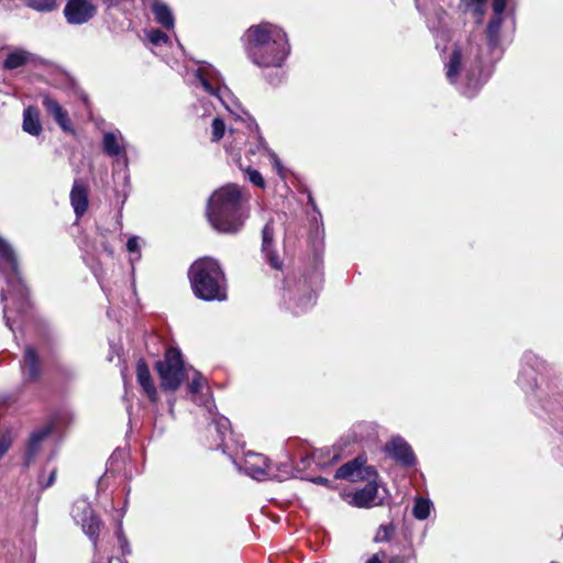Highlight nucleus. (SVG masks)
<instances>
[{
    "instance_id": "f257e3e1",
    "label": "nucleus",
    "mask_w": 563,
    "mask_h": 563,
    "mask_svg": "<svg viewBox=\"0 0 563 563\" xmlns=\"http://www.w3.org/2000/svg\"><path fill=\"white\" fill-rule=\"evenodd\" d=\"M489 55L474 36L456 42L444 63L445 77L467 98L474 97L489 77Z\"/></svg>"
},
{
    "instance_id": "f03ea898",
    "label": "nucleus",
    "mask_w": 563,
    "mask_h": 563,
    "mask_svg": "<svg viewBox=\"0 0 563 563\" xmlns=\"http://www.w3.org/2000/svg\"><path fill=\"white\" fill-rule=\"evenodd\" d=\"M245 52L249 59L260 68H273L277 71L267 80L277 86L284 79L282 70L290 54L287 34L283 29L271 23H261L247 29L244 34Z\"/></svg>"
},
{
    "instance_id": "7ed1b4c3",
    "label": "nucleus",
    "mask_w": 563,
    "mask_h": 563,
    "mask_svg": "<svg viewBox=\"0 0 563 563\" xmlns=\"http://www.w3.org/2000/svg\"><path fill=\"white\" fill-rule=\"evenodd\" d=\"M247 216L241 190L235 185L219 188L208 200V221L220 233H238Z\"/></svg>"
},
{
    "instance_id": "20e7f679",
    "label": "nucleus",
    "mask_w": 563,
    "mask_h": 563,
    "mask_svg": "<svg viewBox=\"0 0 563 563\" xmlns=\"http://www.w3.org/2000/svg\"><path fill=\"white\" fill-rule=\"evenodd\" d=\"M0 258L5 275L7 286L5 290L1 291V301L3 303V320L5 325L14 332V324L16 320L10 316L11 306L9 300L14 306V310L19 317H24L30 308L27 299L29 290L25 286L20 271L16 255L12 246L0 236Z\"/></svg>"
},
{
    "instance_id": "39448f33",
    "label": "nucleus",
    "mask_w": 563,
    "mask_h": 563,
    "mask_svg": "<svg viewBox=\"0 0 563 563\" xmlns=\"http://www.w3.org/2000/svg\"><path fill=\"white\" fill-rule=\"evenodd\" d=\"M194 294L206 301H224L228 298L225 274L219 262L203 257L194 262L189 268Z\"/></svg>"
},
{
    "instance_id": "423d86ee",
    "label": "nucleus",
    "mask_w": 563,
    "mask_h": 563,
    "mask_svg": "<svg viewBox=\"0 0 563 563\" xmlns=\"http://www.w3.org/2000/svg\"><path fill=\"white\" fill-rule=\"evenodd\" d=\"M321 280L322 275L318 269L299 279L286 278L282 294L284 307L296 316L311 309L316 303L317 290Z\"/></svg>"
},
{
    "instance_id": "0eeeda50",
    "label": "nucleus",
    "mask_w": 563,
    "mask_h": 563,
    "mask_svg": "<svg viewBox=\"0 0 563 563\" xmlns=\"http://www.w3.org/2000/svg\"><path fill=\"white\" fill-rule=\"evenodd\" d=\"M196 82L230 113L239 115L240 104L224 85L219 71L209 63H201L195 73Z\"/></svg>"
},
{
    "instance_id": "6e6552de",
    "label": "nucleus",
    "mask_w": 563,
    "mask_h": 563,
    "mask_svg": "<svg viewBox=\"0 0 563 563\" xmlns=\"http://www.w3.org/2000/svg\"><path fill=\"white\" fill-rule=\"evenodd\" d=\"M155 368L161 379V387L166 391L177 390L185 377H188L187 367L177 347H168L164 358L156 362Z\"/></svg>"
},
{
    "instance_id": "1a4fd4ad",
    "label": "nucleus",
    "mask_w": 563,
    "mask_h": 563,
    "mask_svg": "<svg viewBox=\"0 0 563 563\" xmlns=\"http://www.w3.org/2000/svg\"><path fill=\"white\" fill-rule=\"evenodd\" d=\"M102 150L106 155L113 158L112 176L114 181L121 180L123 187L130 185L129 158L126 145L119 131L106 132L102 139Z\"/></svg>"
},
{
    "instance_id": "9d476101",
    "label": "nucleus",
    "mask_w": 563,
    "mask_h": 563,
    "mask_svg": "<svg viewBox=\"0 0 563 563\" xmlns=\"http://www.w3.org/2000/svg\"><path fill=\"white\" fill-rule=\"evenodd\" d=\"M239 468L256 481L275 479L283 482L288 476V472L285 475L276 474L266 456L253 452L245 455L243 463L239 464Z\"/></svg>"
},
{
    "instance_id": "9b49d317",
    "label": "nucleus",
    "mask_w": 563,
    "mask_h": 563,
    "mask_svg": "<svg viewBox=\"0 0 563 563\" xmlns=\"http://www.w3.org/2000/svg\"><path fill=\"white\" fill-rule=\"evenodd\" d=\"M71 516L77 525L91 540L93 548H97L101 520L96 516L91 505L86 499H78L73 505Z\"/></svg>"
},
{
    "instance_id": "f8f14e48",
    "label": "nucleus",
    "mask_w": 563,
    "mask_h": 563,
    "mask_svg": "<svg viewBox=\"0 0 563 563\" xmlns=\"http://www.w3.org/2000/svg\"><path fill=\"white\" fill-rule=\"evenodd\" d=\"M545 368L547 363L539 355L531 351L525 352L521 358L518 385L527 394L534 391L538 386L537 374Z\"/></svg>"
},
{
    "instance_id": "ddd939ff",
    "label": "nucleus",
    "mask_w": 563,
    "mask_h": 563,
    "mask_svg": "<svg viewBox=\"0 0 563 563\" xmlns=\"http://www.w3.org/2000/svg\"><path fill=\"white\" fill-rule=\"evenodd\" d=\"M335 478L347 479L350 482L376 479L377 472L373 466L365 465V460L363 457L357 456L340 466L335 472Z\"/></svg>"
},
{
    "instance_id": "4468645a",
    "label": "nucleus",
    "mask_w": 563,
    "mask_h": 563,
    "mask_svg": "<svg viewBox=\"0 0 563 563\" xmlns=\"http://www.w3.org/2000/svg\"><path fill=\"white\" fill-rule=\"evenodd\" d=\"M96 12V7L89 0H68L64 8L66 21L73 25L87 23Z\"/></svg>"
},
{
    "instance_id": "2eb2a0df",
    "label": "nucleus",
    "mask_w": 563,
    "mask_h": 563,
    "mask_svg": "<svg viewBox=\"0 0 563 563\" xmlns=\"http://www.w3.org/2000/svg\"><path fill=\"white\" fill-rule=\"evenodd\" d=\"M503 21L504 16L493 15L487 25L486 44L483 49L489 55L490 62L499 59L503 53L500 48V27Z\"/></svg>"
},
{
    "instance_id": "dca6fc26",
    "label": "nucleus",
    "mask_w": 563,
    "mask_h": 563,
    "mask_svg": "<svg viewBox=\"0 0 563 563\" xmlns=\"http://www.w3.org/2000/svg\"><path fill=\"white\" fill-rule=\"evenodd\" d=\"M365 481L367 484L352 495L351 504L358 508H372L382 505L384 497L379 496L376 479Z\"/></svg>"
},
{
    "instance_id": "f3484780",
    "label": "nucleus",
    "mask_w": 563,
    "mask_h": 563,
    "mask_svg": "<svg viewBox=\"0 0 563 563\" xmlns=\"http://www.w3.org/2000/svg\"><path fill=\"white\" fill-rule=\"evenodd\" d=\"M386 452L405 466L416 464V456L411 446L401 437L391 438L386 444Z\"/></svg>"
},
{
    "instance_id": "a211bd4d",
    "label": "nucleus",
    "mask_w": 563,
    "mask_h": 563,
    "mask_svg": "<svg viewBox=\"0 0 563 563\" xmlns=\"http://www.w3.org/2000/svg\"><path fill=\"white\" fill-rule=\"evenodd\" d=\"M42 104L46 112L54 119L58 126L68 133H75L68 112L49 95H44Z\"/></svg>"
},
{
    "instance_id": "6ab92c4d",
    "label": "nucleus",
    "mask_w": 563,
    "mask_h": 563,
    "mask_svg": "<svg viewBox=\"0 0 563 563\" xmlns=\"http://www.w3.org/2000/svg\"><path fill=\"white\" fill-rule=\"evenodd\" d=\"M21 368L23 378L26 382H35L41 376L42 367L40 356L37 351L31 345H27L24 350Z\"/></svg>"
},
{
    "instance_id": "aec40b11",
    "label": "nucleus",
    "mask_w": 563,
    "mask_h": 563,
    "mask_svg": "<svg viewBox=\"0 0 563 563\" xmlns=\"http://www.w3.org/2000/svg\"><path fill=\"white\" fill-rule=\"evenodd\" d=\"M188 391L190 393L191 399L195 404L206 407L209 412L212 413L210 390L206 386L205 378L200 373H195L192 380L188 385Z\"/></svg>"
},
{
    "instance_id": "412c9836",
    "label": "nucleus",
    "mask_w": 563,
    "mask_h": 563,
    "mask_svg": "<svg viewBox=\"0 0 563 563\" xmlns=\"http://www.w3.org/2000/svg\"><path fill=\"white\" fill-rule=\"evenodd\" d=\"M274 240V227L273 222L268 221L262 230V252L266 258V262L272 268L282 269L283 261L278 254L272 249Z\"/></svg>"
},
{
    "instance_id": "4be33fe9",
    "label": "nucleus",
    "mask_w": 563,
    "mask_h": 563,
    "mask_svg": "<svg viewBox=\"0 0 563 563\" xmlns=\"http://www.w3.org/2000/svg\"><path fill=\"white\" fill-rule=\"evenodd\" d=\"M136 380L141 386L143 394L152 404H157L158 393L154 380L152 379L148 366L143 361H139L136 365Z\"/></svg>"
},
{
    "instance_id": "5701e85b",
    "label": "nucleus",
    "mask_w": 563,
    "mask_h": 563,
    "mask_svg": "<svg viewBox=\"0 0 563 563\" xmlns=\"http://www.w3.org/2000/svg\"><path fill=\"white\" fill-rule=\"evenodd\" d=\"M69 198L76 217L81 218L89 205L88 187L81 179H75Z\"/></svg>"
},
{
    "instance_id": "b1692460",
    "label": "nucleus",
    "mask_w": 563,
    "mask_h": 563,
    "mask_svg": "<svg viewBox=\"0 0 563 563\" xmlns=\"http://www.w3.org/2000/svg\"><path fill=\"white\" fill-rule=\"evenodd\" d=\"M243 142H244L243 136L241 134H239V141L236 139H234V144L231 143L225 146L227 152H229L233 156V159L239 165L240 169L245 172L247 179L253 185H255L256 187H260V188H264L265 180H264L262 174L260 172H257L256 169H252L251 167L244 168L241 163V157H240L239 151H240V145L243 144Z\"/></svg>"
},
{
    "instance_id": "393cba45",
    "label": "nucleus",
    "mask_w": 563,
    "mask_h": 563,
    "mask_svg": "<svg viewBox=\"0 0 563 563\" xmlns=\"http://www.w3.org/2000/svg\"><path fill=\"white\" fill-rule=\"evenodd\" d=\"M253 125L255 129L253 137L255 139L256 142L254 144H250L247 153L251 155H254L257 152H260L261 150H263L269 157L274 168L277 170V173L279 175H282V170H283L282 162L279 161L278 156L266 146L264 139L258 134L257 124L254 123Z\"/></svg>"
},
{
    "instance_id": "a878e982",
    "label": "nucleus",
    "mask_w": 563,
    "mask_h": 563,
    "mask_svg": "<svg viewBox=\"0 0 563 563\" xmlns=\"http://www.w3.org/2000/svg\"><path fill=\"white\" fill-rule=\"evenodd\" d=\"M151 11L155 21L163 27L170 30L175 25L174 14L170 8L161 0H154L151 4Z\"/></svg>"
},
{
    "instance_id": "bb28decb",
    "label": "nucleus",
    "mask_w": 563,
    "mask_h": 563,
    "mask_svg": "<svg viewBox=\"0 0 563 563\" xmlns=\"http://www.w3.org/2000/svg\"><path fill=\"white\" fill-rule=\"evenodd\" d=\"M22 129L32 136H38L42 133L43 126L37 108L30 106L24 109Z\"/></svg>"
},
{
    "instance_id": "cd10ccee",
    "label": "nucleus",
    "mask_w": 563,
    "mask_h": 563,
    "mask_svg": "<svg viewBox=\"0 0 563 563\" xmlns=\"http://www.w3.org/2000/svg\"><path fill=\"white\" fill-rule=\"evenodd\" d=\"M51 432H52V427L47 426L40 430H36L35 432H33L31 434L29 443H27L25 456H24V463L26 466L30 465L31 461L34 459V456L38 452V450L42 445V442L44 441V439L47 438V435Z\"/></svg>"
},
{
    "instance_id": "c85d7f7f",
    "label": "nucleus",
    "mask_w": 563,
    "mask_h": 563,
    "mask_svg": "<svg viewBox=\"0 0 563 563\" xmlns=\"http://www.w3.org/2000/svg\"><path fill=\"white\" fill-rule=\"evenodd\" d=\"M209 433H216V449H221L225 437L230 433V421L223 416L213 417L208 426Z\"/></svg>"
},
{
    "instance_id": "c756f323",
    "label": "nucleus",
    "mask_w": 563,
    "mask_h": 563,
    "mask_svg": "<svg viewBox=\"0 0 563 563\" xmlns=\"http://www.w3.org/2000/svg\"><path fill=\"white\" fill-rule=\"evenodd\" d=\"M33 55L23 49V48H15L11 51L7 58L3 62V68L5 69H15L19 68L25 64H27L32 59Z\"/></svg>"
},
{
    "instance_id": "7c9ffc66",
    "label": "nucleus",
    "mask_w": 563,
    "mask_h": 563,
    "mask_svg": "<svg viewBox=\"0 0 563 563\" xmlns=\"http://www.w3.org/2000/svg\"><path fill=\"white\" fill-rule=\"evenodd\" d=\"M486 1L487 0H460L459 9L464 13L471 12L476 23H482Z\"/></svg>"
},
{
    "instance_id": "2f4dec72",
    "label": "nucleus",
    "mask_w": 563,
    "mask_h": 563,
    "mask_svg": "<svg viewBox=\"0 0 563 563\" xmlns=\"http://www.w3.org/2000/svg\"><path fill=\"white\" fill-rule=\"evenodd\" d=\"M433 509V504L429 498L418 497L412 507V516L417 520H426Z\"/></svg>"
},
{
    "instance_id": "473e14b6",
    "label": "nucleus",
    "mask_w": 563,
    "mask_h": 563,
    "mask_svg": "<svg viewBox=\"0 0 563 563\" xmlns=\"http://www.w3.org/2000/svg\"><path fill=\"white\" fill-rule=\"evenodd\" d=\"M147 42L152 45V48L166 45L169 42L168 35L159 29H150L145 31Z\"/></svg>"
},
{
    "instance_id": "72a5a7b5",
    "label": "nucleus",
    "mask_w": 563,
    "mask_h": 563,
    "mask_svg": "<svg viewBox=\"0 0 563 563\" xmlns=\"http://www.w3.org/2000/svg\"><path fill=\"white\" fill-rule=\"evenodd\" d=\"M396 532V526L393 522L387 525H380L374 537V541L377 543L389 542Z\"/></svg>"
},
{
    "instance_id": "f704fd0d",
    "label": "nucleus",
    "mask_w": 563,
    "mask_h": 563,
    "mask_svg": "<svg viewBox=\"0 0 563 563\" xmlns=\"http://www.w3.org/2000/svg\"><path fill=\"white\" fill-rule=\"evenodd\" d=\"M26 5L40 12H51L56 8V0H27Z\"/></svg>"
},
{
    "instance_id": "c9c22d12",
    "label": "nucleus",
    "mask_w": 563,
    "mask_h": 563,
    "mask_svg": "<svg viewBox=\"0 0 563 563\" xmlns=\"http://www.w3.org/2000/svg\"><path fill=\"white\" fill-rule=\"evenodd\" d=\"M225 133V124L222 119L216 117L211 124L212 142H219Z\"/></svg>"
},
{
    "instance_id": "e433bc0d",
    "label": "nucleus",
    "mask_w": 563,
    "mask_h": 563,
    "mask_svg": "<svg viewBox=\"0 0 563 563\" xmlns=\"http://www.w3.org/2000/svg\"><path fill=\"white\" fill-rule=\"evenodd\" d=\"M12 443L11 431L5 429L0 432V459L8 452Z\"/></svg>"
},
{
    "instance_id": "4c0bfd02",
    "label": "nucleus",
    "mask_w": 563,
    "mask_h": 563,
    "mask_svg": "<svg viewBox=\"0 0 563 563\" xmlns=\"http://www.w3.org/2000/svg\"><path fill=\"white\" fill-rule=\"evenodd\" d=\"M117 538H118V542L120 544V548L122 550V553L123 554H130L131 550H130V547H129L128 539H126V537L123 533L122 525L121 523L119 525V528L117 530Z\"/></svg>"
},
{
    "instance_id": "58836bf2",
    "label": "nucleus",
    "mask_w": 563,
    "mask_h": 563,
    "mask_svg": "<svg viewBox=\"0 0 563 563\" xmlns=\"http://www.w3.org/2000/svg\"><path fill=\"white\" fill-rule=\"evenodd\" d=\"M213 108L214 104L212 102H205L203 100H201L200 104L196 106V113L199 117H207L211 114Z\"/></svg>"
},
{
    "instance_id": "ea45409f",
    "label": "nucleus",
    "mask_w": 563,
    "mask_h": 563,
    "mask_svg": "<svg viewBox=\"0 0 563 563\" xmlns=\"http://www.w3.org/2000/svg\"><path fill=\"white\" fill-rule=\"evenodd\" d=\"M55 478H56V470H55V468H53V470L49 472V474H48V477H47V481H46V482H44V475H43V474H41V475L38 476V484H40V486L44 489V488H47V487L52 486V485L54 484V482H55Z\"/></svg>"
},
{
    "instance_id": "a19ab883",
    "label": "nucleus",
    "mask_w": 563,
    "mask_h": 563,
    "mask_svg": "<svg viewBox=\"0 0 563 563\" xmlns=\"http://www.w3.org/2000/svg\"><path fill=\"white\" fill-rule=\"evenodd\" d=\"M508 0H493V15L504 16L505 8Z\"/></svg>"
},
{
    "instance_id": "79ce46f5",
    "label": "nucleus",
    "mask_w": 563,
    "mask_h": 563,
    "mask_svg": "<svg viewBox=\"0 0 563 563\" xmlns=\"http://www.w3.org/2000/svg\"><path fill=\"white\" fill-rule=\"evenodd\" d=\"M126 250L130 253H139L140 251V243L137 236H131L126 242Z\"/></svg>"
},
{
    "instance_id": "37998d69",
    "label": "nucleus",
    "mask_w": 563,
    "mask_h": 563,
    "mask_svg": "<svg viewBox=\"0 0 563 563\" xmlns=\"http://www.w3.org/2000/svg\"><path fill=\"white\" fill-rule=\"evenodd\" d=\"M273 467H274V472H275L276 474H279V475H285V474H286V472H288V476H287L285 479H287V478H288V477H290V475H291V470H290V467H289V465H288V464H280V465H279V466H277V467H275V466H273Z\"/></svg>"
},
{
    "instance_id": "c03bdc74",
    "label": "nucleus",
    "mask_w": 563,
    "mask_h": 563,
    "mask_svg": "<svg viewBox=\"0 0 563 563\" xmlns=\"http://www.w3.org/2000/svg\"><path fill=\"white\" fill-rule=\"evenodd\" d=\"M365 563H383V560L379 558V554H373Z\"/></svg>"
},
{
    "instance_id": "a18cd8bd",
    "label": "nucleus",
    "mask_w": 563,
    "mask_h": 563,
    "mask_svg": "<svg viewBox=\"0 0 563 563\" xmlns=\"http://www.w3.org/2000/svg\"><path fill=\"white\" fill-rule=\"evenodd\" d=\"M311 457H312V459H313L318 464H320V465H324V464H325V462H323V461L321 460V451H320V452H314V453L312 454V456H311Z\"/></svg>"
},
{
    "instance_id": "49530a36",
    "label": "nucleus",
    "mask_w": 563,
    "mask_h": 563,
    "mask_svg": "<svg viewBox=\"0 0 563 563\" xmlns=\"http://www.w3.org/2000/svg\"><path fill=\"white\" fill-rule=\"evenodd\" d=\"M308 201H309L310 206L312 207V209L320 216V212L317 208L316 201L310 194L308 195Z\"/></svg>"
},
{
    "instance_id": "de8ad7c7",
    "label": "nucleus",
    "mask_w": 563,
    "mask_h": 563,
    "mask_svg": "<svg viewBox=\"0 0 563 563\" xmlns=\"http://www.w3.org/2000/svg\"><path fill=\"white\" fill-rule=\"evenodd\" d=\"M102 245V249L103 251L109 255V256H112L113 255V250L109 246V244L107 242H102L101 243Z\"/></svg>"
},
{
    "instance_id": "09e8293b",
    "label": "nucleus",
    "mask_w": 563,
    "mask_h": 563,
    "mask_svg": "<svg viewBox=\"0 0 563 563\" xmlns=\"http://www.w3.org/2000/svg\"><path fill=\"white\" fill-rule=\"evenodd\" d=\"M114 354L119 355L118 350L114 345H111V352L109 353V355L107 357L109 362H113Z\"/></svg>"
},
{
    "instance_id": "8fccbe9b",
    "label": "nucleus",
    "mask_w": 563,
    "mask_h": 563,
    "mask_svg": "<svg viewBox=\"0 0 563 563\" xmlns=\"http://www.w3.org/2000/svg\"><path fill=\"white\" fill-rule=\"evenodd\" d=\"M313 482H314V483H318V484H322V485H324V484H327V483H328V479H327V478H324V477L319 476V477H316V478L313 479Z\"/></svg>"
},
{
    "instance_id": "3c124183",
    "label": "nucleus",
    "mask_w": 563,
    "mask_h": 563,
    "mask_svg": "<svg viewBox=\"0 0 563 563\" xmlns=\"http://www.w3.org/2000/svg\"><path fill=\"white\" fill-rule=\"evenodd\" d=\"M109 563H126L123 559L120 558H111Z\"/></svg>"
},
{
    "instance_id": "603ef678",
    "label": "nucleus",
    "mask_w": 563,
    "mask_h": 563,
    "mask_svg": "<svg viewBox=\"0 0 563 563\" xmlns=\"http://www.w3.org/2000/svg\"><path fill=\"white\" fill-rule=\"evenodd\" d=\"M389 563H404V561L400 558L396 556V558L390 559Z\"/></svg>"
},
{
    "instance_id": "864d4df0",
    "label": "nucleus",
    "mask_w": 563,
    "mask_h": 563,
    "mask_svg": "<svg viewBox=\"0 0 563 563\" xmlns=\"http://www.w3.org/2000/svg\"><path fill=\"white\" fill-rule=\"evenodd\" d=\"M174 411V402L170 400L169 401V412L173 413Z\"/></svg>"
},
{
    "instance_id": "5fc2aeb1",
    "label": "nucleus",
    "mask_w": 563,
    "mask_h": 563,
    "mask_svg": "<svg viewBox=\"0 0 563 563\" xmlns=\"http://www.w3.org/2000/svg\"><path fill=\"white\" fill-rule=\"evenodd\" d=\"M338 459H339L338 453H334L332 459H331V463L335 462Z\"/></svg>"
},
{
    "instance_id": "6e6d98bb",
    "label": "nucleus",
    "mask_w": 563,
    "mask_h": 563,
    "mask_svg": "<svg viewBox=\"0 0 563 563\" xmlns=\"http://www.w3.org/2000/svg\"><path fill=\"white\" fill-rule=\"evenodd\" d=\"M189 369H191V372H194V374H195V373H197V372L195 371V368H187V372H188Z\"/></svg>"
}]
</instances>
